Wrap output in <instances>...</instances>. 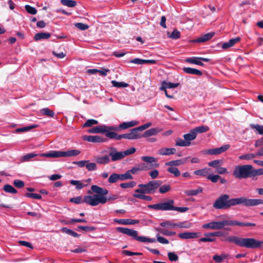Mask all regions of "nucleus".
Returning <instances> with one entry per match:
<instances>
[{
  "label": "nucleus",
  "mask_w": 263,
  "mask_h": 263,
  "mask_svg": "<svg viewBox=\"0 0 263 263\" xmlns=\"http://www.w3.org/2000/svg\"><path fill=\"white\" fill-rule=\"evenodd\" d=\"M214 32H210L205 34L194 41V42L203 43L210 40L214 35Z\"/></svg>",
  "instance_id": "412c9836"
},
{
  "label": "nucleus",
  "mask_w": 263,
  "mask_h": 263,
  "mask_svg": "<svg viewBox=\"0 0 263 263\" xmlns=\"http://www.w3.org/2000/svg\"><path fill=\"white\" fill-rule=\"evenodd\" d=\"M205 236H217L220 237L224 235V233L220 231H217L215 232H211V233H205L204 234Z\"/></svg>",
  "instance_id": "13d9d810"
},
{
  "label": "nucleus",
  "mask_w": 263,
  "mask_h": 263,
  "mask_svg": "<svg viewBox=\"0 0 263 263\" xmlns=\"http://www.w3.org/2000/svg\"><path fill=\"white\" fill-rule=\"evenodd\" d=\"M200 160L198 158H191L187 157L183 158L180 160H176L166 162L164 164H184L185 163H199Z\"/></svg>",
  "instance_id": "1a4fd4ad"
},
{
  "label": "nucleus",
  "mask_w": 263,
  "mask_h": 263,
  "mask_svg": "<svg viewBox=\"0 0 263 263\" xmlns=\"http://www.w3.org/2000/svg\"><path fill=\"white\" fill-rule=\"evenodd\" d=\"M109 157L107 155L97 157L96 159V161L97 163L99 164H106L109 162Z\"/></svg>",
  "instance_id": "473e14b6"
},
{
  "label": "nucleus",
  "mask_w": 263,
  "mask_h": 263,
  "mask_svg": "<svg viewBox=\"0 0 263 263\" xmlns=\"http://www.w3.org/2000/svg\"><path fill=\"white\" fill-rule=\"evenodd\" d=\"M118 181L117 174L114 173L110 176L108 178V182L111 183H115Z\"/></svg>",
  "instance_id": "338daca9"
},
{
  "label": "nucleus",
  "mask_w": 263,
  "mask_h": 263,
  "mask_svg": "<svg viewBox=\"0 0 263 263\" xmlns=\"http://www.w3.org/2000/svg\"><path fill=\"white\" fill-rule=\"evenodd\" d=\"M61 3L62 5L69 7H74L77 5L76 2L72 0H61Z\"/></svg>",
  "instance_id": "e433bc0d"
},
{
  "label": "nucleus",
  "mask_w": 263,
  "mask_h": 263,
  "mask_svg": "<svg viewBox=\"0 0 263 263\" xmlns=\"http://www.w3.org/2000/svg\"><path fill=\"white\" fill-rule=\"evenodd\" d=\"M176 150L174 148L163 147L159 149L158 154L160 155H170L176 153Z\"/></svg>",
  "instance_id": "b1692460"
},
{
  "label": "nucleus",
  "mask_w": 263,
  "mask_h": 263,
  "mask_svg": "<svg viewBox=\"0 0 263 263\" xmlns=\"http://www.w3.org/2000/svg\"><path fill=\"white\" fill-rule=\"evenodd\" d=\"M160 225L163 227H166V228L171 227V228H174L176 227L177 223H173L171 221H166L161 222L160 223Z\"/></svg>",
  "instance_id": "37998d69"
},
{
  "label": "nucleus",
  "mask_w": 263,
  "mask_h": 263,
  "mask_svg": "<svg viewBox=\"0 0 263 263\" xmlns=\"http://www.w3.org/2000/svg\"><path fill=\"white\" fill-rule=\"evenodd\" d=\"M136 185L135 181H132L128 183H122L120 184V186L124 189L133 187Z\"/></svg>",
  "instance_id": "8fccbe9b"
},
{
  "label": "nucleus",
  "mask_w": 263,
  "mask_h": 263,
  "mask_svg": "<svg viewBox=\"0 0 263 263\" xmlns=\"http://www.w3.org/2000/svg\"><path fill=\"white\" fill-rule=\"evenodd\" d=\"M222 241L233 242L236 245L247 249H256L261 247L262 242L253 238H243L232 236L222 239Z\"/></svg>",
  "instance_id": "f03ea898"
},
{
  "label": "nucleus",
  "mask_w": 263,
  "mask_h": 263,
  "mask_svg": "<svg viewBox=\"0 0 263 263\" xmlns=\"http://www.w3.org/2000/svg\"><path fill=\"white\" fill-rule=\"evenodd\" d=\"M252 173V165H238L235 167L233 175L236 178L241 179L251 177Z\"/></svg>",
  "instance_id": "423d86ee"
},
{
  "label": "nucleus",
  "mask_w": 263,
  "mask_h": 263,
  "mask_svg": "<svg viewBox=\"0 0 263 263\" xmlns=\"http://www.w3.org/2000/svg\"><path fill=\"white\" fill-rule=\"evenodd\" d=\"M111 160L115 161L123 159L125 156L123 152H118L115 147H111L109 153Z\"/></svg>",
  "instance_id": "ddd939ff"
},
{
  "label": "nucleus",
  "mask_w": 263,
  "mask_h": 263,
  "mask_svg": "<svg viewBox=\"0 0 263 263\" xmlns=\"http://www.w3.org/2000/svg\"><path fill=\"white\" fill-rule=\"evenodd\" d=\"M14 185L17 188H22L24 186V182L21 180H15L13 182Z\"/></svg>",
  "instance_id": "69168bd1"
},
{
  "label": "nucleus",
  "mask_w": 263,
  "mask_h": 263,
  "mask_svg": "<svg viewBox=\"0 0 263 263\" xmlns=\"http://www.w3.org/2000/svg\"><path fill=\"white\" fill-rule=\"evenodd\" d=\"M51 36V34L46 32H40L36 33L33 39L35 41H39L42 39H48Z\"/></svg>",
  "instance_id": "bb28decb"
},
{
  "label": "nucleus",
  "mask_w": 263,
  "mask_h": 263,
  "mask_svg": "<svg viewBox=\"0 0 263 263\" xmlns=\"http://www.w3.org/2000/svg\"><path fill=\"white\" fill-rule=\"evenodd\" d=\"M62 232L67 234L69 235L72 236L74 237H78L79 235L73 231L68 229L66 228H63L61 229Z\"/></svg>",
  "instance_id": "ea45409f"
},
{
  "label": "nucleus",
  "mask_w": 263,
  "mask_h": 263,
  "mask_svg": "<svg viewBox=\"0 0 263 263\" xmlns=\"http://www.w3.org/2000/svg\"><path fill=\"white\" fill-rule=\"evenodd\" d=\"M213 171L211 170V169L209 167H205L204 168L197 170L194 171V174L200 176L201 177H205L207 178V176L210 174V173H213Z\"/></svg>",
  "instance_id": "a211bd4d"
},
{
  "label": "nucleus",
  "mask_w": 263,
  "mask_h": 263,
  "mask_svg": "<svg viewBox=\"0 0 263 263\" xmlns=\"http://www.w3.org/2000/svg\"><path fill=\"white\" fill-rule=\"evenodd\" d=\"M200 233L185 232L178 234V236L183 239H193L199 237Z\"/></svg>",
  "instance_id": "dca6fc26"
},
{
  "label": "nucleus",
  "mask_w": 263,
  "mask_h": 263,
  "mask_svg": "<svg viewBox=\"0 0 263 263\" xmlns=\"http://www.w3.org/2000/svg\"><path fill=\"white\" fill-rule=\"evenodd\" d=\"M25 7L26 11L28 13L33 15L36 14L37 10L34 7H32L29 5H26Z\"/></svg>",
  "instance_id": "3c124183"
},
{
  "label": "nucleus",
  "mask_w": 263,
  "mask_h": 263,
  "mask_svg": "<svg viewBox=\"0 0 263 263\" xmlns=\"http://www.w3.org/2000/svg\"><path fill=\"white\" fill-rule=\"evenodd\" d=\"M107 201V197L97 194L91 196L87 195L84 197V202L91 206H96L99 203L104 204Z\"/></svg>",
  "instance_id": "0eeeda50"
},
{
  "label": "nucleus",
  "mask_w": 263,
  "mask_h": 263,
  "mask_svg": "<svg viewBox=\"0 0 263 263\" xmlns=\"http://www.w3.org/2000/svg\"><path fill=\"white\" fill-rule=\"evenodd\" d=\"M170 37L173 39H179L180 37V32L177 30H174L170 35Z\"/></svg>",
  "instance_id": "0e129e2a"
},
{
  "label": "nucleus",
  "mask_w": 263,
  "mask_h": 263,
  "mask_svg": "<svg viewBox=\"0 0 263 263\" xmlns=\"http://www.w3.org/2000/svg\"><path fill=\"white\" fill-rule=\"evenodd\" d=\"M203 189L201 187H199L196 190H189L184 191V194L187 196H196L198 194L202 193Z\"/></svg>",
  "instance_id": "cd10ccee"
},
{
  "label": "nucleus",
  "mask_w": 263,
  "mask_h": 263,
  "mask_svg": "<svg viewBox=\"0 0 263 263\" xmlns=\"http://www.w3.org/2000/svg\"><path fill=\"white\" fill-rule=\"evenodd\" d=\"M70 183L72 185H76V189L78 190L82 189L83 187L86 186V184H84L82 182L79 180H71Z\"/></svg>",
  "instance_id": "58836bf2"
},
{
  "label": "nucleus",
  "mask_w": 263,
  "mask_h": 263,
  "mask_svg": "<svg viewBox=\"0 0 263 263\" xmlns=\"http://www.w3.org/2000/svg\"><path fill=\"white\" fill-rule=\"evenodd\" d=\"M145 194L146 193H139L135 192V193L133 196V197L140 199H142L148 201H151L152 200V197L149 196L145 195L144 194Z\"/></svg>",
  "instance_id": "c756f323"
},
{
  "label": "nucleus",
  "mask_w": 263,
  "mask_h": 263,
  "mask_svg": "<svg viewBox=\"0 0 263 263\" xmlns=\"http://www.w3.org/2000/svg\"><path fill=\"white\" fill-rule=\"evenodd\" d=\"M80 153V151L77 149H72L65 152L50 151L47 153L40 154V156L50 158L67 157L77 156Z\"/></svg>",
  "instance_id": "39448f33"
},
{
  "label": "nucleus",
  "mask_w": 263,
  "mask_h": 263,
  "mask_svg": "<svg viewBox=\"0 0 263 263\" xmlns=\"http://www.w3.org/2000/svg\"><path fill=\"white\" fill-rule=\"evenodd\" d=\"M117 230L120 233L132 237L133 239L140 242H154L156 241L155 238H149L144 236H138V232L132 229L118 227L117 228Z\"/></svg>",
  "instance_id": "20e7f679"
},
{
  "label": "nucleus",
  "mask_w": 263,
  "mask_h": 263,
  "mask_svg": "<svg viewBox=\"0 0 263 263\" xmlns=\"http://www.w3.org/2000/svg\"><path fill=\"white\" fill-rule=\"evenodd\" d=\"M106 128L108 129H116L117 128L114 127L107 126L105 125H99L95 126L91 129L88 130L89 133H104L106 132Z\"/></svg>",
  "instance_id": "2eb2a0df"
},
{
  "label": "nucleus",
  "mask_w": 263,
  "mask_h": 263,
  "mask_svg": "<svg viewBox=\"0 0 263 263\" xmlns=\"http://www.w3.org/2000/svg\"><path fill=\"white\" fill-rule=\"evenodd\" d=\"M182 70L187 74H194L199 76L202 75V72L201 71L191 67H183L182 68Z\"/></svg>",
  "instance_id": "5701e85b"
},
{
  "label": "nucleus",
  "mask_w": 263,
  "mask_h": 263,
  "mask_svg": "<svg viewBox=\"0 0 263 263\" xmlns=\"http://www.w3.org/2000/svg\"><path fill=\"white\" fill-rule=\"evenodd\" d=\"M3 190L7 193L12 194H16L17 191L12 185L9 184H6L3 187Z\"/></svg>",
  "instance_id": "4c0bfd02"
},
{
  "label": "nucleus",
  "mask_w": 263,
  "mask_h": 263,
  "mask_svg": "<svg viewBox=\"0 0 263 263\" xmlns=\"http://www.w3.org/2000/svg\"><path fill=\"white\" fill-rule=\"evenodd\" d=\"M224 227V221H212L211 222L205 223L202 225L203 229H210V230H219Z\"/></svg>",
  "instance_id": "9d476101"
},
{
  "label": "nucleus",
  "mask_w": 263,
  "mask_h": 263,
  "mask_svg": "<svg viewBox=\"0 0 263 263\" xmlns=\"http://www.w3.org/2000/svg\"><path fill=\"white\" fill-rule=\"evenodd\" d=\"M224 221V227L225 226H238L241 227V222L237 221V220H223Z\"/></svg>",
  "instance_id": "f704fd0d"
},
{
  "label": "nucleus",
  "mask_w": 263,
  "mask_h": 263,
  "mask_svg": "<svg viewBox=\"0 0 263 263\" xmlns=\"http://www.w3.org/2000/svg\"><path fill=\"white\" fill-rule=\"evenodd\" d=\"M37 156V154L32 153H29L23 156L21 158L22 161H27L31 159V158L35 157Z\"/></svg>",
  "instance_id": "09e8293b"
},
{
  "label": "nucleus",
  "mask_w": 263,
  "mask_h": 263,
  "mask_svg": "<svg viewBox=\"0 0 263 263\" xmlns=\"http://www.w3.org/2000/svg\"><path fill=\"white\" fill-rule=\"evenodd\" d=\"M170 190L171 186L168 184L161 185L159 187V192L161 194H165L170 191Z\"/></svg>",
  "instance_id": "c03bdc74"
},
{
  "label": "nucleus",
  "mask_w": 263,
  "mask_h": 263,
  "mask_svg": "<svg viewBox=\"0 0 263 263\" xmlns=\"http://www.w3.org/2000/svg\"><path fill=\"white\" fill-rule=\"evenodd\" d=\"M152 125V123L151 122L147 123L146 124H144L141 126H140L139 127H136V129L138 133H140V132L147 128L149 126H151Z\"/></svg>",
  "instance_id": "603ef678"
},
{
  "label": "nucleus",
  "mask_w": 263,
  "mask_h": 263,
  "mask_svg": "<svg viewBox=\"0 0 263 263\" xmlns=\"http://www.w3.org/2000/svg\"><path fill=\"white\" fill-rule=\"evenodd\" d=\"M78 230H82L86 232L93 231L95 230L96 228L90 226H79L78 227Z\"/></svg>",
  "instance_id": "e2e57ef3"
},
{
  "label": "nucleus",
  "mask_w": 263,
  "mask_h": 263,
  "mask_svg": "<svg viewBox=\"0 0 263 263\" xmlns=\"http://www.w3.org/2000/svg\"><path fill=\"white\" fill-rule=\"evenodd\" d=\"M138 122L136 121H131L128 122H123L119 125V128L120 129H127L131 127H133L138 124Z\"/></svg>",
  "instance_id": "a878e982"
},
{
  "label": "nucleus",
  "mask_w": 263,
  "mask_h": 263,
  "mask_svg": "<svg viewBox=\"0 0 263 263\" xmlns=\"http://www.w3.org/2000/svg\"><path fill=\"white\" fill-rule=\"evenodd\" d=\"M121 139L125 138L128 140L138 139L142 137L140 133H138L136 128H133L130 130V133L120 135Z\"/></svg>",
  "instance_id": "9b49d317"
},
{
  "label": "nucleus",
  "mask_w": 263,
  "mask_h": 263,
  "mask_svg": "<svg viewBox=\"0 0 263 263\" xmlns=\"http://www.w3.org/2000/svg\"><path fill=\"white\" fill-rule=\"evenodd\" d=\"M117 129H114V130H117L119 129L118 127H117ZM111 129H108V128H106V132H105V135L107 137L112 139H116L118 140H121V137L120 135H118L116 133L114 132L109 131Z\"/></svg>",
  "instance_id": "4be33fe9"
},
{
  "label": "nucleus",
  "mask_w": 263,
  "mask_h": 263,
  "mask_svg": "<svg viewBox=\"0 0 263 263\" xmlns=\"http://www.w3.org/2000/svg\"><path fill=\"white\" fill-rule=\"evenodd\" d=\"M220 178V176L218 175H213V173H210L207 176V179L211 180L213 183H216Z\"/></svg>",
  "instance_id": "49530a36"
},
{
  "label": "nucleus",
  "mask_w": 263,
  "mask_h": 263,
  "mask_svg": "<svg viewBox=\"0 0 263 263\" xmlns=\"http://www.w3.org/2000/svg\"><path fill=\"white\" fill-rule=\"evenodd\" d=\"M98 124V121L95 119H89L87 120L83 125V127H91L93 125Z\"/></svg>",
  "instance_id": "a18cd8bd"
},
{
  "label": "nucleus",
  "mask_w": 263,
  "mask_h": 263,
  "mask_svg": "<svg viewBox=\"0 0 263 263\" xmlns=\"http://www.w3.org/2000/svg\"><path fill=\"white\" fill-rule=\"evenodd\" d=\"M240 40V38L239 37L231 39L228 42L223 43L222 44L221 48L223 49H226L234 46L236 43L239 42Z\"/></svg>",
  "instance_id": "aec40b11"
},
{
  "label": "nucleus",
  "mask_w": 263,
  "mask_h": 263,
  "mask_svg": "<svg viewBox=\"0 0 263 263\" xmlns=\"http://www.w3.org/2000/svg\"><path fill=\"white\" fill-rule=\"evenodd\" d=\"M83 139L93 143H100L105 141V139L100 136H84Z\"/></svg>",
  "instance_id": "f3484780"
},
{
  "label": "nucleus",
  "mask_w": 263,
  "mask_h": 263,
  "mask_svg": "<svg viewBox=\"0 0 263 263\" xmlns=\"http://www.w3.org/2000/svg\"><path fill=\"white\" fill-rule=\"evenodd\" d=\"M250 127L252 129H256L259 134H263V125L257 124H251Z\"/></svg>",
  "instance_id": "de8ad7c7"
},
{
  "label": "nucleus",
  "mask_w": 263,
  "mask_h": 263,
  "mask_svg": "<svg viewBox=\"0 0 263 263\" xmlns=\"http://www.w3.org/2000/svg\"><path fill=\"white\" fill-rule=\"evenodd\" d=\"M193 129L197 135V133H202L208 131L209 130V127L207 126H200L196 127Z\"/></svg>",
  "instance_id": "72a5a7b5"
},
{
  "label": "nucleus",
  "mask_w": 263,
  "mask_h": 263,
  "mask_svg": "<svg viewBox=\"0 0 263 263\" xmlns=\"http://www.w3.org/2000/svg\"><path fill=\"white\" fill-rule=\"evenodd\" d=\"M191 144V142L186 141L185 140H183L181 138H177L176 139L175 145L176 146L185 147L190 146Z\"/></svg>",
  "instance_id": "2f4dec72"
},
{
  "label": "nucleus",
  "mask_w": 263,
  "mask_h": 263,
  "mask_svg": "<svg viewBox=\"0 0 263 263\" xmlns=\"http://www.w3.org/2000/svg\"><path fill=\"white\" fill-rule=\"evenodd\" d=\"M255 158V155L253 154H248L241 155L239 157L240 159L251 160Z\"/></svg>",
  "instance_id": "052dcab7"
},
{
  "label": "nucleus",
  "mask_w": 263,
  "mask_h": 263,
  "mask_svg": "<svg viewBox=\"0 0 263 263\" xmlns=\"http://www.w3.org/2000/svg\"><path fill=\"white\" fill-rule=\"evenodd\" d=\"M197 136L195 134V132L194 131V130L192 129L190 131V133L186 134H184L183 135V138L184 140H185L186 141L191 142V141H192L196 139Z\"/></svg>",
  "instance_id": "c85d7f7f"
},
{
  "label": "nucleus",
  "mask_w": 263,
  "mask_h": 263,
  "mask_svg": "<svg viewBox=\"0 0 263 263\" xmlns=\"http://www.w3.org/2000/svg\"><path fill=\"white\" fill-rule=\"evenodd\" d=\"M161 130L158 128H153L146 130L142 136L143 137H149L152 136L156 135Z\"/></svg>",
  "instance_id": "393cba45"
},
{
  "label": "nucleus",
  "mask_w": 263,
  "mask_h": 263,
  "mask_svg": "<svg viewBox=\"0 0 263 263\" xmlns=\"http://www.w3.org/2000/svg\"><path fill=\"white\" fill-rule=\"evenodd\" d=\"M74 26L81 30H85L89 28L88 25L82 23H77L74 24Z\"/></svg>",
  "instance_id": "6e6d98bb"
},
{
  "label": "nucleus",
  "mask_w": 263,
  "mask_h": 263,
  "mask_svg": "<svg viewBox=\"0 0 263 263\" xmlns=\"http://www.w3.org/2000/svg\"><path fill=\"white\" fill-rule=\"evenodd\" d=\"M111 84L114 87H126L128 86V84L124 82H117L115 80H113L111 81Z\"/></svg>",
  "instance_id": "79ce46f5"
},
{
  "label": "nucleus",
  "mask_w": 263,
  "mask_h": 263,
  "mask_svg": "<svg viewBox=\"0 0 263 263\" xmlns=\"http://www.w3.org/2000/svg\"><path fill=\"white\" fill-rule=\"evenodd\" d=\"M25 196L28 198L35 199H41L42 198L41 195L36 193H26Z\"/></svg>",
  "instance_id": "4d7b16f0"
},
{
  "label": "nucleus",
  "mask_w": 263,
  "mask_h": 263,
  "mask_svg": "<svg viewBox=\"0 0 263 263\" xmlns=\"http://www.w3.org/2000/svg\"><path fill=\"white\" fill-rule=\"evenodd\" d=\"M37 126H38L37 125L34 124V125H32L26 126V127H22V128H18L15 130V132L16 133H21V132H27L31 129L34 128H36Z\"/></svg>",
  "instance_id": "c9c22d12"
},
{
  "label": "nucleus",
  "mask_w": 263,
  "mask_h": 263,
  "mask_svg": "<svg viewBox=\"0 0 263 263\" xmlns=\"http://www.w3.org/2000/svg\"><path fill=\"white\" fill-rule=\"evenodd\" d=\"M70 201L76 204H80L84 202L81 196H78L70 199Z\"/></svg>",
  "instance_id": "bf43d9fd"
},
{
  "label": "nucleus",
  "mask_w": 263,
  "mask_h": 263,
  "mask_svg": "<svg viewBox=\"0 0 263 263\" xmlns=\"http://www.w3.org/2000/svg\"><path fill=\"white\" fill-rule=\"evenodd\" d=\"M192 226L191 223L186 222H180L177 223L176 227L180 228H190Z\"/></svg>",
  "instance_id": "5fc2aeb1"
},
{
  "label": "nucleus",
  "mask_w": 263,
  "mask_h": 263,
  "mask_svg": "<svg viewBox=\"0 0 263 263\" xmlns=\"http://www.w3.org/2000/svg\"><path fill=\"white\" fill-rule=\"evenodd\" d=\"M210 61L211 59L203 57H192L187 58L185 60V62L187 63L194 64L201 66H203L204 65L201 61L208 62Z\"/></svg>",
  "instance_id": "f8f14e48"
},
{
  "label": "nucleus",
  "mask_w": 263,
  "mask_h": 263,
  "mask_svg": "<svg viewBox=\"0 0 263 263\" xmlns=\"http://www.w3.org/2000/svg\"><path fill=\"white\" fill-rule=\"evenodd\" d=\"M263 175V168H259L257 170H252V173H251V176H254L256 175Z\"/></svg>",
  "instance_id": "774afa93"
},
{
  "label": "nucleus",
  "mask_w": 263,
  "mask_h": 263,
  "mask_svg": "<svg viewBox=\"0 0 263 263\" xmlns=\"http://www.w3.org/2000/svg\"><path fill=\"white\" fill-rule=\"evenodd\" d=\"M141 159L148 163H156L157 161V159L150 156H142Z\"/></svg>",
  "instance_id": "a19ab883"
},
{
  "label": "nucleus",
  "mask_w": 263,
  "mask_h": 263,
  "mask_svg": "<svg viewBox=\"0 0 263 263\" xmlns=\"http://www.w3.org/2000/svg\"><path fill=\"white\" fill-rule=\"evenodd\" d=\"M167 255L171 261H176L178 259V256L174 252H168Z\"/></svg>",
  "instance_id": "680f3d73"
},
{
  "label": "nucleus",
  "mask_w": 263,
  "mask_h": 263,
  "mask_svg": "<svg viewBox=\"0 0 263 263\" xmlns=\"http://www.w3.org/2000/svg\"><path fill=\"white\" fill-rule=\"evenodd\" d=\"M229 147V145H223L220 147L205 150L204 153L208 155H217L226 151Z\"/></svg>",
  "instance_id": "4468645a"
},
{
  "label": "nucleus",
  "mask_w": 263,
  "mask_h": 263,
  "mask_svg": "<svg viewBox=\"0 0 263 263\" xmlns=\"http://www.w3.org/2000/svg\"><path fill=\"white\" fill-rule=\"evenodd\" d=\"M174 200L169 199L166 202L148 205V208L156 210L173 211Z\"/></svg>",
  "instance_id": "6e6552de"
},
{
  "label": "nucleus",
  "mask_w": 263,
  "mask_h": 263,
  "mask_svg": "<svg viewBox=\"0 0 263 263\" xmlns=\"http://www.w3.org/2000/svg\"><path fill=\"white\" fill-rule=\"evenodd\" d=\"M162 184V181L160 180H154L149 181L145 184H139L138 189L135 192L139 193L154 194L156 190Z\"/></svg>",
  "instance_id": "7ed1b4c3"
},
{
  "label": "nucleus",
  "mask_w": 263,
  "mask_h": 263,
  "mask_svg": "<svg viewBox=\"0 0 263 263\" xmlns=\"http://www.w3.org/2000/svg\"><path fill=\"white\" fill-rule=\"evenodd\" d=\"M115 222H118L119 224L124 225H131L138 223L139 222V220L132 219H115Z\"/></svg>",
  "instance_id": "6ab92c4d"
},
{
  "label": "nucleus",
  "mask_w": 263,
  "mask_h": 263,
  "mask_svg": "<svg viewBox=\"0 0 263 263\" xmlns=\"http://www.w3.org/2000/svg\"><path fill=\"white\" fill-rule=\"evenodd\" d=\"M40 112L44 116L47 117L53 118L55 113L53 110L50 109L49 108L46 107L41 109L40 110Z\"/></svg>",
  "instance_id": "7c9ffc66"
},
{
  "label": "nucleus",
  "mask_w": 263,
  "mask_h": 263,
  "mask_svg": "<svg viewBox=\"0 0 263 263\" xmlns=\"http://www.w3.org/2000/svg\"><path fill=\"white\" fill-rule=\"evenodd\" d=\"M261 199H248L245 197L230 198L228 194L219 196L213 203V206L216 209H228L231 206L242 204L246 206H252L262 203Z\"/></svg>",
  "instance_id": "f257e3e1"
},
{
  "label": "nucleus",
  "mask_w": 263,
  "mask_h": 263,
  "mask_svg": "<svg viewBox=\"0 0 263 263\" xmlns=\"http://www.w3.org/2000/svg\"><path fill=\"white\" fill-rule=\"evenodd\" d=\"M167 171L170 173L174 174L175 176H178L180 174V172L179 171L178 168H176V167L173 166V165H172L171 167L168 168Z\"/></svg>",
  "instance_id": "864d4df0"
}]
</instances>
